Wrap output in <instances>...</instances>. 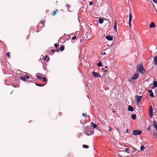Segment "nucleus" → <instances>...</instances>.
Segmentation results:
<instances>
[{"mask_svg": "<svg viewBox=\"0 0 157 157\" xmlns=\"http://www.w3.org/2000/svg\"><path fill=\"white\" fill-rule=\"evenodd\" d=\"M101 60L98 63V66L99 67H101L102 66V64L101 63Z\"/></svg>", "mask_w": 157, "mask_h": 157, "instance_id": "26", "label": "nucleus"}, {"mask_svg": "<svg viewBox=\"0 0 157 157\" xmlns=\"http://www.w3.org/2000/svg\"><path fill=\"white\" fill-rule=\"evenodd\" d=\"M104 21L103 19L102 18H100L98 20V22L100 24H102Z\"/></svg>", "mask_w": 157, "mask_h": 157, "instance_id": "20", "label": "nucleus"}, {"mask_svg": "<svg viewBox=\"0 0 157 157\" xmlns=\"http://www.w3.org/2000/svg\"><path fill=\"white\" fill-rule=\"evenodd\" d=\"M139 75L136 73H135L134 74L133 76L132 77V79H133L135 80L138 77Z\"/></svg>", "mask_w": 157, "mask_h": 157, "instance_id": "11", "label": "nucleus"}, {"mask_svg": "<svg viewBox=\"0 0 157 157\" xmlns=\"http://www.w3.org/2000/svg\"><path fill=\"white\" fill-rule=\"evenodd\" d=\"M153 2L155 3H157V0H152Z\"/></svg>", "mask_w": 157, "mask_h": 157, "instance_id": "44", "label": "nucleus"}, {"mask_svg": "<svg viewBox=\"0 0 157 157\" xmlns=\"http://www.w3.org/2000/svg\"><path fill=\"white\" fill-rule=\"evenodd\" d=\"M42 74L40 73H37L36 74V76L37 79L39 80L42 79V77L41 76Z\"/></svg>", "mask_w": 157, "mask_h": 157, "instance_id": "8", "label": "nucleus"}, {"mask_svg": "<svg viewBox=\"0 0 157 157\" xmlns=\"http://www.w3.org/2000/svg\"><path fill=\"white\" fill-rule=\"evenodd\" d=\"M142 133V131L140 130H135L133 131L132 134L134 135H140Z\"/></svg>", "mask_w": 157, "mask_h": 157, "instance_id": "3", "label": "nucleus"}, {"mask_svg": "<svg viewBox=\"0 0 157 157\" xmlns=\"http://www.w3.org/2000/svg\"><path fill=\"white\" fill-rule=\"evenodd\" d=\"M149 116L151 118H152L153 116V110L151 105L149 107Z\"/></svg>", "mask_w": 157, "mask_h": 157, "instance_id": "4", "label": "nucleus"}, {"mask_svg": "<svg viewBox=\"0 0 157 157\" xmlns=\"http://www.w3.org/2000/svg\"><path fill=\"white\" fill-rule=\"evenodd\" d=\"M64 47L63 46H61L60 47L59 49L61 52H62L64 50Z\"/></svg>", "mask_w": 157, "mask_h": 157, "instance_id": "25", "label": "nucleus"}, {"mask_svg": "<svg viewBox=\"0 0 157 157\" xmlns=\"http://www.w3.org/2000/svg\"><path fill=\"white\" fill-rule=\"evenodd\" d=\"M151 127V126H150L149 127H148L147 128V130H149L150 129Z\"/></svg>", "mask_w": 157, "mask_h": 157, "instance_id": "47", "label": "nucleus"}, {"mask_svg": "<svg viewBox=\"0 0 157 157\" xmlns=\"http://www.w3.org/2000/svg\"><path fill=\"white\" fill-rule=\"evenodd\" d=\"M156 87V86H155V85L154 84H153V86L151 88L152 89H154V88Z\"/></svg>", "mask_w": 157, "mask_h": 157, "instance_id": "42", "label": "nucleus"}, {"mask_svg": "<svg viewBox=\"0 0 157 157\" xmlns=\"http://www.w3.org/2000/svg\"><path fill=\"white\" fill-rule=\"evenodd\" d=\"M136 68L137 70H138L141 74H144L145 72V69L143 67L142 64H137Z\"/></svg>", "mask_w": 157, "mask_h": 157, "instance_id": "1", "label": "nucleus"}, {"mask_svg": "<svg viewBox=\"0 0 157 157\" xmlns=\"http://www.w3.org/2000/svg\"><path fill=\"white\" fill-rule=\"evenodd\" d=\"M93 3L92 2H89V5L90 6L92 5H93Z\"/></svg>", "mask_w": 157, "mask_h": 157, "instance_id": "41", "label": "nucleus"}, {"mask_svg": "<svg viewBox=\"0 0 157 157\" xmlns=\"http://www.w3.org/2000/svg\"><path fill=\"white\" fill-rule=\"evenodd\" d=\"M35 85L37 86H40V87H42V86H44L45 85V84H43L41 85L40 84H38L37 83H35Z\"/></svg>", "mask_w": 157, "mask_h": 157, "instance_id": "22", "label": "nucleus"}, {"mask_svg": "<svg viewBox=\"0 0 157 157\" xmlns=\"http://www.w3.org/2000/svg\"><path fill=\"white\" fill-rule=\"evenodd\" d=\"M41 57H43V56H41Z\"/></svg>", "mask_w": 157, "mask_h": 157, "instance_id": "58", "label": "nucleus"}, {"mask_svg": "<svg viewBox=\"0 0 157 157\" xmlns=\"http://www.w3.org/2000/svg\"><path fill=\"white\" fill-rule=\"evenodd\" d=\"M157 136V134L156 132H155L153 133V136L154 137H156Z\"/></svg>", "mask_w": 157, "mask_h": 157, "instance_id": "34", "label": "nucleus"}, {"mask_svg": "<svg viewBox=\"0 0 157 157\" xmlns=\"http://www.w3.org/2000/svg\"><path fill=\"white\" fill-rule=\"evenodd\" d=\"M131 117L132 119L135 120L136 118V114H132L131 116Z\"/></svg>", "mask_w": 157, "mask_h": 157, "instance_id": "23", "label": "nucleus"}, {"mask_svg": "<svg viewBox=\"0 0 157 157\" xmlns=\"http://www.w3.org/2000/svg\"><path fill=\"white\" fill-rule=\"evenodd\" d=\"M104 74L102 75L103 78H105L106 77L108 76V75L109 73V72L107 71V70H105L104 71Z\"/></svg>", "mask_w": 157, "mask_h": 157, "instance_id": "7", "label": "nucleus"}, {"mask_svg": "<svg viewBox=\"0 0 157 157\" xmlns=\"http://www.w3.org/2000/svg\"><path fill=\"white\" fill-rule=\"evenodd\" d=\"M82 115L83 117H86V113H83Z\"/></svg>", "mask_w": 157, "mask_h": 157, "instance_id": "46", "label": "nucleus"}, {"mask_svg": "<svg viewBox=\"0 0 157 157\" xmlns=\"http://www.w3.org/2000/svg\"><path fill=\"white\" fill-rule=\"evenodd\" d=\"M137 151H138V152H139L140 151V150H138Z\"/></svg>", "mask_w": 157, "mask_h": 157, "instance_id": "57", "label": "nucleus"}, {"mask_svg": "<svg viewBox=\"0 0 157 157\" xmlns=\"http://www.w3.org/2000/svg\"><path fill=\"white\" fill-rule=\"evenodd\" d=\"M85 134L88 136L90 135L94 134V129L88 127L86 128Z\"/></svg>", "mask_w": 157, "mask_h": 157, "instance_id": "2", "label": "nucleus"}, {"mask_svg": "<svg viewBox=\"0 0 157 157\" xmlns=\"http://www.w3.org/2000/svg\"><path fill=\"white\" fill-rule=\"evenodd\" d=\"M107 68V67H106V66H105V68Z\"/></svg>", "mask_w": 157, "mask_h": 157, "instance_id": "55", "label": "nucleus"}, {"mask_svg": "<svg viewBox=\"0 0 157 157\" xmlns=\"http://www.w3.org/2000/svg\"><path fill=\"white\" fill-rule=\"evenodd\" d=\"M82 147L84 148H89V146L88 145L84 144L82 145Z\"/></svg>", "mask_w": 157, "mask_h": 157, "instance_id": "27", "label": "nucleus"}, {"mask_svg": "<svg viewBox=\"0 0 157 157\" xmlns=\"http://www.w3.org/2000/svg\"><path fill=\"white\" fill-rule=\"evenodd\" d=\"M72 42L73 43V41H72Z\"/></svg>", "mask_w": 157, "mask_h": 157, "instance_id": "59", "label": "nucleus"}, {"mask_svg": "<svg viewBox=\"0 0 157 157\" xmlns=\"http://www.w3.org/2000/svg\"><path fill=\"white\" fill-rule=\"evenodd\" d=\"M42 78V80H43V81L45 82H47V80L45 77H44L43 78Z\"/></svg>", "mask_w": 157, "mask_h": 157, "instance_id": "29", "label": "nucleus"}, {"mask_svg": "<svg viewBox=\"0 0 157 157\" xmlns=\"http://www.w3.org/2000/svg\"><path fill=\"white\" fill-rule=\"evenodd\" d=\"M29 82H32V81H29V80L28 81Z\"/></svg>", "mask_w": 157, "mask_h": 157, "instance_id": "53", "label": "nucleus"}, {"mask_svg": "<svg viewBox=\"0 0 157 157\" xmlns=\"http://www.w3.org/2000/svg\"><path fill=\"white\" fill-rule=\"evenodd\" d=\"M148 92L150 94V96L152 98L154 97V94L152 92V90H148Z\"/></svg>", "mask_w": 157, "mask_h": 157, "instance_id": "10", "label": "nucleus"}, {"mask_svg": "<svg viewBox=\"0 0 157 157\" xmlns=\"http://www.w3.org/2000/svg\"><path fill=\"white\" fill-rule=\"evenodd\" d=\"M136 97L137 98L136 103L138 105H139V103L141 101L142 96L137 95L136 96Z\"/></svg>", "mask_w": 157, "mask_h": 157, "instance_id": "6", "label": "nucleus"}, {"mask_svg": "<svg viewBox=\"0 0 157 157\" xmlns=\"http://www.w3.org/2000/svg\"><path fill=\"white\" fill-rule=\"evenodd\" d=\"M76 38V36H73L72 37V40H74Z\"/></svg>", "mask_w": 157, "mask_h": 157, "instance_id": "40", "label": "nucleus"}, {"mask_svg": "<svg viewBox=\"0 0 157 157\" xmlns=\"http://www.w3.org/2000/svg\"><path fill=\"white\" fill-rule=\"evenodd\" d=\"M128 132V129H127L126 130V131L125 132V133L127 132Z\"/></svg>", "mask_w": 157, "mask_h": 157, "instance_id": "52", "label": "nucleus"}, {"mask_svg": "<svg viewBox=\"0 0 157 157\" xmlns=\"http://www.w3.org/2000/svg\"><path fill=\"white\" fill-rule=\"evenodd\" d=\"M66 6L67 7V8L68 9V8L71 7V6L70 5H69L68 4H66Z\"/></svg>", "mask_w": 157, "mask_h": 157, "instance_id": "32", "label": "nucleus"}, {"mask_svg": "<svg viewBox=\"0 0 157 157\" xmlns=\"http://www.w3.org/2000/svg\"><path fill=\"white\" fill-rule=\"evenodd\" d=\"M51 50L52 52L53 53H54L55 52V50L54 49H52Z\"/></svg>", "mask_w": 157, "mask_h": 157, "instance_id": "45", "label": "nucleus"}, {"mask_svg": "<svg viewBox=\"0 0 157 157\" xmlns=\"http://www.w3.org/2000/svg\"><path fill=\"white\" fill-rule=\"evenodd\" d=\"M43 67V69H44V70H45V68L44 67V66Z\"/></svg>", "mask_w": 157, "mask_h": 157, "instance_id": "56", "label": "nucleus"}, {"mask_svg": "<svg viewBox=\"0 0 157 157\" xmlns=\"http://www.w3.org/2000/svg\"><path fill=\"white\" fill-rule=\"evenodd\" d=\"M87 34L88 35L89 34L88 33H87V34H86V38L87 39H90V36H87Z\"/></svg>", "mask_w": 157, "mask_h": 157, "instance_id": "33", "label": "nucleus"}, {"mask_svg": "<svg viewBox=\"0 0 157 157\" xmlns=\"http://www.w3.org/2000/svg\"><path fill=\"white\" fill-rule=\"evenodd\" d=\"M90 84L89 83H88V84L86 85V86H90Z\"/></svg>", "mask_w": 157, "mask_h": 157, "instance_id": "49", "label": "nucleus"}, {"mask_svg": "<svg viewBox=\"0 0 157 157\" xmlns=\"http://www.w3.org/2000/svg\"><path fill=\"white\" fill-rule=\"evenodd\" d=\"M25 78H26V79H28L30 78V77L29 76H25Z\"/></svg>", "mask_w": 157, "mask_h": 157, "instance_id": "43", "label": "nucleus"}, {"mask_svg": "<svg viewBox=\"0 0 157 157\" xmlns=\"http://www.w3.org/2000/svg\"><path fill=\"white\" fill-rule=\"evenodd\" d=\"M155 25L154 22H152L149 25V27L150 28H154L155 27Z\"/></svg>", "mask_w": 157, "mask_h": 157, "instance_id": "12", "label": "nucleus"}, {"mask_svg": "<svg viewBox=\"0 0 157 157\" xmlns=\"http://www.w3.org/2000/svg\"><path fill=\"white\" fill-rule=\"evenodd\" d=\"M132 18V14L131 13H129V21H131Z\"/></svg>", "mask_w": 157, "mask_h": 157, "instance_id": "24", "label": "nucleus"}, {"mask_svg": "<svg viewBox=\"0 0 157 157\" xmlns=\"http://www.w3.org/2000/svg\"><path fill=\"white\" fill-rule=\"evenodd\" d=\"M128 110L131 112H133L134 110V108L131 105H128Z\"/></svg>", "mask_w": 157, "mask_h": 157, "instance_id": "14", "label": "nucleus"}, {"mask_svg": "<svg viewBox=\"0 0 157 157\" xmlns=\"http://www.w3.org/2000/svg\"><path fill=\"white\" fill-rule=\"evenodd\" d=\"M153 126L157 132V123L155 121H153Z\"/></svg>", "mask_w": 157, "mask_h": 157, "instance_id": "15", "label": "nucleus"}, {"mask_svg": "<svg viewBox=\"0 0 157 157\" xmlns=\"http://www.w3.org/2000/svg\"><path fill=\"white\" fill-rule=\"evenodd\" d=\"M153 84H154L155 86H156V87H157V81H154L153 82Z\"/></svg>", "mask_w": 157, "mask_h": 157, "instance_id": "31", "label": "nucleus"}, {"mask_svg": "<svg viewBox=\"0 0 157 157\" xmlns=\"http://www.w3.org/2000/svg\"><path fill=\"white\" fill-rule=\"evenodd\" d=\"M132 149H133V152H136L137 151V150L136 148H133Z\"/></svg>", "mask_w": 157, "mask_h": 157, "instance_id": "39", "label": "nucleus"}, {"mask_svg": "<svg viewBox=\"0 0 157 157\" xmlns=\"http://www.w3.org/2000/svg\"><path fill=\"white\" fill-rule=\"evenodd\" d=\"M44 60H46L47 61H48L49 60V58L48 57V56L47 55L45 56L44 57Z\"/></svg>", "mask_w": 157, "mask_h": 157, "instance_id": "21", "label": "nucleus"}, {"mask_svg": "<svg viewBox=\"0 0 157 157\" xmlns=\"http://www.w3.org/2000/svg\"><path fill=\"white\" fill-rule=\"evenodd\" d=\"M103 55H105V54H106L105 52H104V53H103Z\"/></svg>", "mask_w": 157, "mask_h": 157, "instance_id": "54", "label": "nucleus"}, {"mask_svg": "<svg viewBox=\"0 0 157 157\" xmlns=\"http://www.w3.org/2000/svg\"><path fill=\"white\" fill-rule=\"evenodd\" d=\"M105 37L106 39L109 41L112 40H113V37L110 35L107 36Z\"/></svg>", "mask_w": 157, "mask_h": 157, "instance_id": "9", "label": "nucleus"}, {"mask_svg": "<svg viewBox=\"0 0 157 157\" xmlns=\"http://www.w3.org/2000/svg\"><path fill=\"white\" fill-rule=\"evenodd\" d=\"M54 46L55 47H56V48H57L58 47L59 45L57 44V43H56L54 44Z\"/></svg>", "mask_w": 157, "mask_h": 157, "instance_id": "36", "label": "nucleus"}, {"mask_svg": "<svg viewBox=\"0 0 157 157\" xmlns=\"http://www.w3.org/2000/svg\"><path fill=\"white\" fill-rule=\"evenodd\" d=\"M117 25L116 21L115 22L114 26V30L116 32L117 31Z\"/></svg>", "mask_w": 157, "mask_h": 157, "instance_id": "17", "label": "nucleus"}, {"mask_svg": "<svg viewBox=\"0 0 157 157\" xmlns=\"http://www.w3.org/2000/svg\"><path fill=\"white\" fill-rule=\"evenodd\" d=\"M20 79L24 81H27V79H26V78H25V76L23 77L22 76H21L20 77Z\"/></svg>", "mask_w": 157, "mask_h": 157, "instance_id": "19", "label": "nucleus"}, {"mask_svg": "<svg viewBox=\"0 0 157 157\" xmlns=\"http://www.w3.org/2000/svg\"><path fill=\"white\" fill-rule=\"evenodd\" d=\"M6 56H7L9 58L10 57V53L9 52H7L6 53Z\"/></svg>", "mask_w": 157, "mask_h": 157, "instance_id": "30", "label": "nucleus"}, {"mask_svg": "<svg viewBox=\"0 0 157 157\" xmlns=\"http://www.w3.org/2000/svg\"><path fill=\"white\" fill-rule=\"evenodd\" d=\"M133 79H132V77L130 79V80H129V82H131L132 80Z\"/></svg>", "mask_w": 157, "mask_h": 157, "instance_id": "51", "label": "nucleus"}, {"mask_svg": "<svg viewBox=\"0 0 157 157\" xmlns=\"http://www.w3.org/2000/svg\"><path fill=\"white\" fill-rule=\"evenodd\" d=\"M154 64L155 65H157V56H155L154 57Z\"/></svg>", "mask_w": 157, "mask_h": 157, "instance_id": "13", "label": "nucleus"}, {"mask_svg": "<svg viewBox=\"0 0 157 157\" xmlns=\"http://www.w3.org/2000/svg\"><path fill=\"white\" fill-rule=\"evenodd\" d=\"M125 152H126L127 153H129V152L128 151H129V149L128 148H126L125 149Z\"/></svg>", "mask_w": 157, "mask_h": 157, "instance_id": "38", "label": "nucleus"}, {"mask_svg": "<svg viewBox=\"0 0 157 157\" xmlns=\"http://www.w3.org/2000/svg\"><path fill=\"white\" fill-rule=\"evenodd\" d=\"M113 129L110 127H109V131L110 132L112 131V130Z\"/></svg>", "mask_w": 157, "mask_h": 157, "instance_id": "37", "label": "nucleus"}, {"mask_svg": "<svg viewBox=\"0 0 157 157\" xmlns=\"http://www.w3.org/2000/svg\"><path fill=\"white\" fill-rule=\"evenodd\" d=\"M43 25V26H44V22L43 21H41L40 23H39V24L37 26V29H38L40 27V25Z\"/></svg>", "mask_w": 157, "mask_h": 157, "instance_id": "18", "label": "nucleus"}, {"mask_svg": "<svg viewBox=\"0 0 157 157\" xmlns=\"http://www.w3.org/2000/svg\"><path fill=\"white\" fill-rule=\"evenodd\" d=\"M56 10V11H53V13H52L53 14V16H54L56 15V13H57V11H58L57 10Z\"/></svg>", "mask_w": 157, "mask_h": 157, "instance_id": "35", "label": "nucleus"}, {"mask_svg": "<svg viewBox=\"0 0 157 157\" xmlns=\"http://www.w3.org/2000/svg\"><path fill=\"white\" fill-rule=\"evenodd\" d=\"M92 74L94 77L95 78H101V75L99 74H98V73L96 72H95V71H93L92 73Z\"/></svg>", "mask_w": 157, "mask_h": 157, "instance_id": "5", "label": "nucleus"}, {"mask_svg": "<svg viewBox=\"0 0 157 157\" xmlns=\"http://www.w3.org/2000/svg\"><path fill=\"white\" fill-rule=\"evenodd\" d=\"M131 21H130V22L129 21V26L130 27H131Z\"/></svg>", "mask_w": 157, "mask_h": 157, "instance_id": "48", "label": "nucleus"}, {"mask_svg": "<svg viewBox=\"0 0 157 157\" xmlns=\"http://www.w3.org/2000/svg\"><path fill=\"white\" fill-rule=\"evenodd\" d=\"M145 149V147L143 145H141L140 147V150L141 151H143L144 149Z\"/></svg>", "mask_w": 157, "mask_h": 157, "instance_id": "28", "label": "nucleus"}, {"mask_svg": "<svg viewBox=\"0 0 157 157\" xmlns=\"http://www.w3.org/2000/svg\"><path fill=\"white\" fill-rule=\"evenodd\" d=\"M59 51V49L58 48H57L56 49V52H58V51Z\"/></svg>", "mask_w": 157, "mask_h": 157, "instance_id": "50", "label": "nucleus"}, {"mask_svg": "<svg viewBox=\"0 0 157 157\" xmlns=\"http://www.w3.org/2000/svg\"><path fill=\"white\" fill-rule=\"evenodd\" d=\"M90 124L92 127L94 128H95L97 127V125L93 122H91Z\"/></svg>", "mask_w": 157, "mask_h": 157, "instance_id": "16", "label": "nucleus"}]
</instances>
